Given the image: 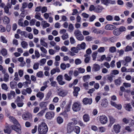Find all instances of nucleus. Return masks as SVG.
I'll return each instance as SVG.
<instances>
[{"instance_id":"1","label":"nucleus","mask_w":134,"mask_h":134,"mask_svg":"<svg viewBox=\"0 0 134 134\" xmlns=\"http://www.w3.org/2000/svg\"><path fill=\"white\" fill-rule=\"evenodd\" d=\"M48 129L46 124L45 122H42L38 126V134H46L48 132Z\"/></svg>"},{"instance_id":"2","label":"nucleus","mask_w":134,"mask_h":134,"mask_svg":"<svg viewBox=\"0 0 134 134\" xmlns=\"http://www.w3.org/2000/svg\"><path fill=\"white\" fill-rule=\"evenodd\" d=\"M81 107V105L80 103L75 102L73 104L72 108L75 111H80Z\"/></svg>"},{"instance_id":"3","label":"nucleus","mask_w":134,"mask_h":134,"mask_svg":"<svg viewBox=\"0 0 134 134\" xmlns=\"http://www.w3.org/2000/svg\"><path fill=\"white\" fill-rule=\"evenodd\" d=\"M11 127L13 130L19 133L20 134L21 133V127L19 124H18L17 125H12Z\"/></svg>"},{"instance_id":"4","label":"nucleus","mask_w":134,"mask_h":134,"mask_svg":"<svg viewBox=\"0 0 134 134\" xmlns=\"http://www.w3.org/2000/svg\"><path fill=\"white\" fill-rule=\"evenodd\" d=\"M54 113L52 111L48 112L46 114L45 117L46 119H51L54 117Z\"/></svg>"},{"instance_id":"5","label":"nucleus","mask_w":134,"mask_h":134,"mask_svg":"<svg viewBox=\"0 0 134 134\" xmlns=\"http://www.w3.org/2000/svg\"><path fill=\"white\" fill-rule=\"evenodd\" d=\"M74 126L68 123L67 126V133H70L72 132L73 131Z\"/></svg>"},{"instance_id":"6","label":"nucleus","mask_w":134,"mask_h":134,"mask_svg":"<svg viewBox=\"0 0 134 134\" xmlns=\"http://www.w3.org/2000/svg\"><path fill=\"white\" fill-rule=\"evenodd\" d=\"M74 91L73 92V93L74 96L75 97H77L78 94V92L80 90V88L77 86H74L73 87Z\"/></svg>"},{"instance_id":"7","label":"nucleus","mask_w":134,"mask_h":134,"mask_svg":"<svg viewBox=\"0 0 134 134\" xmlns=\"http://www.w3.org/2000/svg\"><path fill=\"white\" fill-rule=\"evenodd\" d=\"M82 102L85 105L90 104L92 103V98H86L83 99Z\"/></svg>"},{"instance_id":"8","label":"nucleus","mask_w":134,"mask_h":134,"mask_svg":"<svg viewBox=\"0 0 134 134\" xmlns=\"http://www.w3.org/2000/svg\"><path fill=\"white\" fill-rule=\"evenodd\" d=\"M99 120L101 123L103 124L106 123L108 121L107 117L106 116L103 115L100 116Z\"/></svg>"},{"instance_id":"9","label":"nucleus","mask_w":134,"mask_h":134,"mask_svg":"<svg viewBox=\"0 0 134 134\" xmlns=\"http://www.w3.org/2000/svg\"><path fill=\"white\" fill-rule=\"evenodd\" d=\"M121 126L119 125H115L114 126V130L116 133H118L120 132Z\"/></svg>"},{"instance_id":"10","label":"nucleus","mask_w":134,"mask_h":134,"mask_svg":"<svg viewBox=\"0 0 134 134\" xmlns=\"http://www.w3.org/2000/svg\"><path fill=\"white\" fill-rule=\"evenodd\" d=\"M108 116L109 119L110 123L108 125V126L111 127L113 124L115 122L116 120L111 116Z\"/></svg>"},{"instance_id":"11","label":"nucleus","mask_w":134,"mask_h":134,"mask_svg":"<svg viewBox=\"0 0 134 134\" xmlns=\"http://www.w3.org/2000/svg\"><path fill=\"white\" fill-rule=\"evenodd\" d=\"M103 9V8L100 5L96 6L95 7L94 12L97 13L101 12Z\"/></svg>"},{"instance_id":"12","label":"nucleus","mask_w":134,"mask_h":134,"mask_svg":"<svg viewBox=\"0 0 134 134\" xmlns=\"http://www.w3.org/2000/svg\"><path fill=\"white\" fill-rule=\"evenodd\" d=\"M124 107L125 109L128 111L132 110V108L130 103L125 104Z\"/></svg>"},{"instance_id":"13","label":"nucleus","mask_w":134,"mask_h":134,"mask_svg":"<svg viewBox=\"0 0 134 134\" xmlns=\"http://www.w3.org/2000/svg\"><path fill=\"white\" fill-rule=\"evenodd\" d=\"M105 28L106 30H112L115 29L116 27L112 25L107 24L105 26Z\"/></svg>"},{"instance_id":"14","label":"nucleus","mask_w":134,"mask_h":134,"mask_svg":"<svg viewBox=\"0 0 134 134\" xmlns=\"http://www.w3.org/2000/svg\"><path fill=\"white\" fill-rule=\"evenodd\" d=\"M31 115V114L29 113H24L22 115V118L23 119L27 120L29 119Z\"/></svg>"},{"instance_id":"15","label":"nucleus","mask_w":134,"mask_h":134,"mask_svg":"<svg viewBox=\"0 0 134 134\" xmlns=\"http://www.w3.org/2000/svg\"><path fill=\"white\" fill-rule=\"evenodd\" d=\"M86 44L85 42H82L80 44H79L77 46V48L79 50L84 49L85 48Z\"/></svg>"},{"instance_id":"16","label":"nucleus","mask_w":134,"mask_h":134,"mask_svg":"<svg viewBox=\"0 0 134 134\" xmlns=\"http://www.w3.org/2000/svg\"><path fill=\"white\" fill-rule=\"evenodd\" d=\"M100 69V66L98 64H95L93 65L92 70L95 72L98 71Z\"/></svg>"},{"instance_id":"17","label":"nucleus","mask_w":134,"mask_h":134,"mask_svg":"<svg viewBox=\"0 0 134 134\" xmlns=\"http://www.w3.org/2000/svg\"><path fill=\"white\" fill-rule=\"evenodd\" d=\"M15 93L14 91H10V92L8 93L7 94L8 98L10 100L11 99L12 95L14 97L15 96Z\"/></svg>"},{"instance_id":"18","label":"nucleus","mask_w":134,"mask_h":134,"mask_svg":"<svg viewBox=\"0 0 134 134\" xmlns=\"http://www.w3.org/2000/svg\"><path fill=\"white\" fill-rule=\"evenodd\" d=\"M83 120L85 122H87L90 120V117L89 115L87 114H85L83 117Z\"/></svg>"},{"instance_id":"19","label":"nucleus","mask_w":134,"mask_h":134,"mask_svg":"<svg viewBox=\"0 0 134 134\" xmlns=\"http://www.w3.org/2000/svg\"><path fill=\"white\" fill-rule=\"evenodd\" d=\"M67 94V92L63 90L60 91L58 93V94L62 97H64Z\"/></svg>"},{"instance_id":"20","label":"nucleus","mask_w":134,"mask_h":134,"mask_svg":"<svg viewBox=\"0 0 134 134\" xmlns=\"http://www.w3.org/2000/svg\"><path fill=\"white\" fill-rule=\"evenodd\" d=\"M121 79L120 77H119L118 79L115 80L114 82L115 85L117 86H119L120 85L121 82Z\"/></svg>"},{"instance_id":"21","label":"nucleus","mask_w":134,"mask_h":134,"mask_svg":"<svg viewBox=\"0 0 134 134\" xmlns=\"http://www.w3.org/2000/svg\"><path fill=\"white\" fill-rule=\"evenodd\" d=\"M73 131L77 134H79L80 132V128L77 126H74Z\"/></svg>"},{"instance_id":"22","label":"nucleus","mask_w":134,"mask_h":134,"mask_svg":"<svg viewBox=\"0 0 134 134\" xmlns=\"http://www.w3.org/2000/svg\"><path fill=\"white\" fill-rule=\"evenodd\" d=\"M36 96L40 98V100H41L44 97V94L41 92H38L36 94Z\"/></svg>"},{"instance_id":"23","label":"nucleus","mask_w":134,"mask_h":134,"mask_svg":"<svg viewBox=\"0 0 134 134\" xmlns=\"http://www.w3.org/2000/svg\"><path fill=\"white\" fill-rule=\"evenodd\" d=\"M45 40L44 38H42L40 40V44H41L44 47H47V43L44 40Z\"/></svg>"},{"instance_id":"24","label":"nucleus","mask_w":134,"mask_h":134,"mask_svg":"<svg viewBox=\"0 0 134 134\" xmlns=\"http://www.w3.org/2000/svg\"><path fill=\"white\" fill-rule=\"evenodd\" d=\"M72 121L69 123L70 124L74 126L76 125L77 123V120L76 118H72Z\"/></svg>"},{"instance_id":"25","label":"nucleus","mask_w":134,"mask_h":134,"mask_svg":"<svg viewBox=\"0 0 134 134\" xmlns=\"http://www.w3.org/2000/svg\"><path fill=\"white\" fill-rule=\"evenodd\" d=\"M10 87L12 89H14L16 87L17 83L15 81L10 82Z\"/></svg>"},{"instance_id":"26","label":"nucleus","mask_w":134,"mask_h":134,"mask_svg":"<svg viewBox=\"0 0 134 134\" xmlns=\"http://www.w3.org/2000/svg\"><path fill=\"white\" fill-rule=\"evenodd\" d=\"M41 14L40 13L37 12L36 13V15H35V18L40 20H42L43 19L40 17Z\"/></svg>"},{"instance_id":"27","label":"nucleus","mask_w":134,"mask_h":134,"mask_svg":"<svg viewBox=\"0 0 134 134\" xmlns=\"http://www.w3.org/2000/svg\"><path fill=\"white\" fill-rule=\"evenodd\" d=\"M27 6V3L26 2H24L22 4V6L20 10L22 12H24V9L26 8Z\"/></svg>"},{"instance_id":"28","label":"nucleus","mask_w":134,"mask_h":134,"mask_svg":"<svg viewBox=\"0 0 134 134\" xmlns=\"http://www.w3.org/2000/svg\"><path fill=\"white\" fill-rule=\"evenodd\" d=\"M4 131L5 133H7L8 134H10L11 132L10 128L9 126H7L6 129H4Z\"/></svg>"},{"instance_id":"29","label":"nucleus","mask_w":134,"mask_h":134,"mask_svg":"<svg viewBox=\"0 0 134 134\" xmlns=\"http://www.w3.org/2000/svg\"><path fill=\"white\" fill-rule=\"evenodd\" d=\"M48 103L47 102H43L40 104V106L41 108H46L47 105Z\"/></svg>"},{"instance_id":"30","label":"nucleus","mask_w":134,"mask_h":134,"mask_svg":"<svg viewBox=\"0 0 134 134\" xmlns=\"http://www.w3.org/2000/svg\"><path fill=\"white\" fill-rule=\"evenodd\" d=\"M24 77L25 79L28 81V82H26L25 83H28L29 84H30L31 83V81L30 80L29 76L28 75H26Z\"/></svg>"},{"instance_id":"31","label":"nucleus","mask_w":134,"mask_h":134,"mask_svg":"<svg viewBox=\"0 0 134 134\" xmlns=\"http://www.w3.org/2000/svg\"><path fill=\"white\" fill-rule=\"evenodd\" d=\"M113 34L115 36H118L120 35L121 33L118 29H115L113 31Z\"/></svg>"},{"instance_id":"32","label":"nucleus","mask_w":134,"mask_h":134,"mask_svg":"<svg viewBox=\"0 0 134 134\" xmlns=\"http://www.w3.org/2000/svg\"><path fill=\"white\" fill-rule=\"evenodd\" d=\"M64 77L65 80L68 81H70L72 79L71 76L69 75L68 76L67 74H64Z\"/></svg>"},{"instance_id":"33","label":"nucleus","mask_w":134,"mask_h":134,"mask_svg":"<svg viewBox=\"0 0 134 134\" xmlns=\"http://www.w3.org/2000/svg\"><path fill=\"white\" fill-rule=\"evenodd\" d=\"M74 34L76 37L77 36H79L81 34V32L80 30L77 29L75 30L74 32Z\"/></svg>"},{"instance_id":"34","label":"nucleus","mask_w":134,"mask_h":134,"mask_svg":"<svg viewBox=\"0 0 134 134\" xmlns=\"http://www.w3.org/2000/svg\"><path fill=\"white\" fill-rule=\"evenodd\" d=\"M9 79V75L7 73H6L4 76V80L5 82H7Z\"/></svg>"},{"instance_id":"35","label":"nucleus","mask_w":134,"mask_h":134,"mask_svg":"<svg viewBox=\"0 0 134 134\" xmlns=\"http://www.w3.org/2000/svg\"><path fill=\"white\" fill-rule=\"evenodd\" d=\"M74 27L72 24H70L68 27V31L70 32H72L74 29Z\"/></svg>"},{"instance_id":"36","label":"nucleus","mask_w":134,"mask_h":134,"mask_svg":"<svg viewBox=\"0 0 134 134\" xmlns=\"http://www.w3.org/2000/svg\"><path fill=\"white\" fill-rule=\"evenodd\" d=\"M4 23L5 24H8L9 22V19L7 17L5 16L3 20Z\"/></svg>"},{"instance_id":"37","label":"nucleus","mask_w":134,"mask_h":134,"mask_svg":"<svg viewBox=\"0 0 134 134\" xmlns=\"http://www.w3.org/2000/svg\"><path fill=\"white\" fill-rule=\"evenodd\" d=\"M47 109V108L45 109H44L43 110L37 114V115L40 117L42 116L43 115V113L45 112V110Z\"/></svg>"},{"instance_id":"38","label":"nucleus","mask_w":134,"mask_h":134,"mask_svg":"<svg viewBox=\"0 0 134 134\" xmlns=\"http://www.w3.org/2000/svg\"><path fill=\"white\" fill-rule=\"evenodd\" d=\"M1 53L2 55L3 56L6 55L7 54V50L5 48L3 49L1 51Z\"/></svg>"},{"instance_id":"39","label":"nucleus","mask_w":134,"mask_h":134,"mask_svg":"<svg viewBox=\"0 0 134 134\" xmlns=\"http://www.w3.org/2000/svg\"><path fill=\"white\" fill-rule=\"evenodd\" d=\"M79 36H77L76 37L77 39L79 41H82L84 39V36L82 35L81 34Z\"/></svg>"},{"instance_id":"40","label":"nucleus","mask_w":134,"mask_h":134,"mask_svg":"<svg viewBox=\"0 0 134 134\" xmlns=\"http://www.w3.org/2000/svg\"><path fill=\"white\" fill-rule=\"evenodd\" d=\"M57 121L58 123L60 124L63 122V120L61 117L59 116L57 118Z\"/></svg>"},{"instance_id":"41","label":"nucleus","mask_w":134,"mask_h":134,"mask_svg":"<svg viewBox=\"0 0 134 134\" xmlns=\"http://www.w3.org/2000/svg\"><path fill=\"white\" fill-rule=\"evenodd\" d=\"M62 39L64 40L67 39L68 37V35L67 33L64 34L61 37Z\"/></svg>"},{"instance_id":"42","label":"nucleus","mask_w":134,"mask_h":134,"mask_svg":"<svg viewBox=\"0 0 134 134\" xmlns=\"http://www.w3.org/2000/svg\"><path fill=\"white\" fill-rule=\"evenodd\" d=\"M116 51V48L115 47H110L109 49V51L111 53H114Z\"/></svg>"},{"instance_id":"43","label":"nucleus","mask_w":134,"mask_h":134,"mask_svg":"<svg viewBox=\"0 0 134 134\" xmlns=\"http://www.w3.org/2000/svg\"><path fill=\"white\" fill-rule=\"evenodd\" d=\"M22 47L24 48H25L27 46V42L25 41H23L21 43Z\"/></svg>"},{"instance_id":"44","label":"nucleus","mask_w":134,"mask_h":134,"mask_svg":"<svg viewBox=\"0 0 134 134\" xmlns=\"http://www.w3.org/2000/svg\"><path fill=\"white\" fill-rule=\"evenodd\" d=\"M79 50L78 48H77V46L76 47V48L75 47H73L71 48V51L74 52V53H78V50Z\"/></svg>"},{"instance_id":"45","label":"nucleus","mask_w":134,"mask_h":134,"mask_svg":"<svg viewBox=\"0 0 134 134\" xmlns=\"http://www.w3.org/2000/svg\"><path fill=\"white\" fill-rule=\"evenodd\" d=\"M75 63L76 65H77L81 64L82 62L80 59H76L75 60Z\"/></svg>"},{"instance_id":"46","label":"nucleus","mask_w":134,"mask_h":134,"mask_svg":"<svg viewBox=\"0 0 134 134\" xmlns=\"http://www.w3.org/2000/svg\"><path fill=\"white\" fill-rule=\"evenodd\" d=\"M97 55V53L96 52H93L92 54V56L93 58V60H95L96 58Z\"/></svg>"},{"instance_id":"47","label":"nucleus","mask_w":134,"mask_h":134,"mask_svg":"<svg viewBox=\"0 0 134 134\" xmlns=\"http://www.w3.org/2000/svg\"><path fill=\"white\" fill-rule=\"evenodd\" d=\"M102 3L105 5H107V3H110V1L108 0H100Z\"/></svg>"},{"instance_id":"48","label":"nucleus","mask_w":134,"mask_h":134,"mask_svg":"<svg viewBox=\"0 0 134 134\" xmlns=\"http://www.w3.org/2000/svg\"><path fill=\"white\" fill-rule=\"evenodd\" d=\"M132 49V48L131 47L127 46L126 47V49L125 50V52H127L130 51H131Z\"/></svg>"},{"instance_id":"49","label":"nucleus","mask_w":134,"mask_h":134,"mask_svg":"<svg viewBox=\"0 0 134 134\" xmlns=\"http://www.w3.org/2000/svg\"><path fill=\"white\" fill-rule=\"evenodd\" d=\"M52 94V92L51 90H50L47 94L46 96V99H48Z\"/></svg>"},{"instance_id":"50","label":"nucleus","mask_w":134,"mask_h":134,"mask_svg":"<svg viewBox=\"0 0 134 134\" xmlns=\"http://www.w3.org/2000/svg\"><path fill=\"white\" fill-rule=\"evenodd\" d=\"M2 89L7 90L8 89V87L7 85L5 83H3L2 85Z\"/></svg>"},{"instance_id":"51","label":"nucleus","mask_w":134,"mask_h":134,"mask_svg":"<svg viewBox=\"0 0 134 134\" xmlns=\"http://www.w3.org/2000/svg\"><path fill=\"white\" fill-rule=\"evenodd\" d=\"M105 51V48L104 47H100L98 49V51L99 52H103Z\"/></svg>"},{"instance_id":"52","label":"nucleus","mask_w":134,"mask_h":134,"mask_svg":"<svg viewBox=\"0 0 134 134\" xmlns=\"http://www.w3.org/2000/svg\"><path fill=\"white\" fill-rule=\"evenodd\" d=\"M9 8L7 6H5L4 8V10L5 12L6 13L8 14L9 15L10 14V13H9Z\"/></svg>"},{"instance_id":"53","label":"nucleus","mask_w":134,"mask_h":134,"mask_svg":"<svg viewBox=\"0 0 134 134\" xmlns=\"http://www.w3.org/2000/svg\"><path fill=\"white\" fill-rule=\"evenodd\" d=\"M1 41L4 43H6L7 42V40L3 36L1 37Z\"/></svg>"},{"instance_id":"54","label":"nucleus","mask_w":134,"mask_h":134,"mask_svg":"<svg viewBox=\"0 0 134 134\" xmlns=\"http://www.w3.org/2000/svg\"><path fill=\"white\" fill-rule=\"evenodd\" d=\"M131 60V57L128 56L126 57L125 59V61L127 63L130 62Z\"/></svg>"},{"instance_id":"55","label":"nucleus","mask_w":134,"mask_h":134,"mask_svg":"<svg viewBox=\"0 0 134 134\" xmlns=\"http://www.w3.org/2000/svg\"><path fill=\"white\" fill-rule=\"evenodd\" d=\"M37 76L38 77H42L43 75V72L41 71L38 72L36 74Z\"/></svg>"},{"instance_id":"56","label":"nucleus","mask_w":134,"mask_h":134,"mask_svg":"<svg viewBox=\"0 0 134 134\" xmlns=\"http://www.w3.org/2000/svg\"><path fill=\"white\" fill-rule=\"evenodd\" d=\"M36 21V20L35 19H33L30 20V25H35V21Z\"/></svg>"},{"instance_id":"57","label":"nucleus","mask_w":134,"mask_h":134,"mask_svg":"<svg viewBox=\"0 0 134 134\" xmlns=\"http://www.w3.org/2000/svg\"><path fill=\"white\" fill-rule=\"evenodd\" d=\"M6 31V29L5 27H3L2 25H0V31L2 32H4Z\"/></svg>"},{"instance_id":"58","label":"nucleus","mask_w":134,"mask_h":134,"mask_svg":"<svg viewBox=\"0 0 134 134\" xmlns=\"http://www.w3.org/2000/svg\"><path fill=\"white\" fill-rule=\"evenodd\" d=\"M66 67V65L64 63H62L60 65V68L63 70H65Z\"/></svg>"},{"instance_id":"59","label":"nucleus","mask_w":134,"mask_h":134,"mask_svg":"<svg viewBox=\"0 0 134 134\" xmlns=\"http://www.w3.org/2000/svg\"><path fill=\"white\" fill-rule=\"evenodd\" d=\"M120 32H122L126 30V28L124 26H122L120 27L119 29Z\"/></svg>"},{"instance_id":"60","label":"nucleus","mask_w":134,"mask_h":134,"mask_svg":"<svg viewBox=\"0 0 134 134\" xmlns=\"http://www.w3.org/2000/svg\"><path fill=\"white\" fill-rule=\"evenodd\" d=\"M106 19L108 21H111L113 19V17L111 15H108L106 16Z\"/></svg>"},{"instance_id":"61","label":"nucleus","mask_w":134,"mask_h":134,"mask_svg":"<svg viewBox=\"0 0 134 134\" xmlns=\"http://www.w3.org/2000/svg\"><path fill=\"white\" fill-rule=\"evenodd\" d=\"M39 64L38 63H35L33 66V69L34 70H36L38 68Z\"/></svg>"},{"instance_id":"62","label":"nucleus","mask_w":134,"mask_h":134,"mask_svg":"<svg viewBox=\"0 0 134 134\" xmlns=\"http://www.w3.org/2000/svg\"><path fill=\"white\" fill-rule=\"evenodd\" d=\"M111 74L114 75H116L119 73V71L116 70H114L112 71Z\"/></svg>"},{"instance_id":"63","label":"nucleus","mask_w":134,"mask_h":134,"mask_svg":"<svg viewBox=\"0 0 134 134\" xmlns=\"http://www.w3.org/2000/svg\"><path fill=\"white\" fill-rule=\"evenodd\" d=\"M23 19H19L18 21V25L21 26H23V23L22 22Z\"/></svg>"},{"instance_id":"64","label":"nucleus","mask_w":134,"mask_h":134,"mask_svg":"<svg viewBox=\"0 0 134 134\" xmlns=\"http://www.w3.org/2000/svg\"><path fill=\"white\" fill-rule=\"evenodd\" d=\"M51 85L54 87H56L57 85V82L56 81H54L51 82Z\"/></svg>"}]
</instances>
